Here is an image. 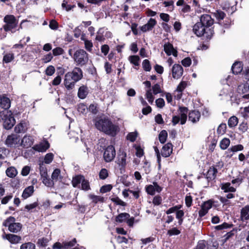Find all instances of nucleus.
Masks as SVG:
<instances>
[{
    "label": "nucleus",
    "mask_w": 249,
    "mask_h": 249,
    "mask_svg": "<svg viewBox=\"0 0 249 249\" xmlns=\"http://www.w3.org/2000/svg\"><path fill=\"white\" fill-rule=\"evenodd\" d=\"M95 126L98 130L111 136H115L119 131L118 126L113 124L112 121L106 117L96 119Z\"/></svg>",
    "instance_id": "nucleus-1"
},
{
    "label": "nucleus",
    "mask_w": 249,
    "mask_h": 249,
    "mask_svg": "<svg viewBox=\"0 0 249 249\" xmlns=\"http://www.w3.org/2000/svg\"><path fill=\"white\" fill-rule=\"evenodd\" d=\"M0 123L6 129H11L16 123L12 112L8 110L0 111Z\"/></svg>",
    "instance_id": "nucleus-2"
},
{
    "label": "nucleus",
    "mask_w": 249,
    "mask_h": 249,
    "mask_svg": "<svg viewBox=\"0 0 249 249\" xmlns=\"http://www.w3.org/2000/svg\"><path fill=\"white\" fill-rule=\"evenodd\" d=\"M193 30L197 36H204L207 39L211 38L214 33L213 29H207L200 22L194 25Z\"/></svg>",
    "instance_id": "nucleus-3"
},
{
    "label": "nucleus",
    "mask_w": 249,
    "mask_h": 249,
    "mask_svg": "<svg viewBox=\"0 0 249 249\" xmlns=\"http://www.w3.org/2000/svg\"><path fill=\"white\" fill-rule=\"evenodd\" d=\"M73 59L76 65L79 66L86 65L89 61V55L83 49L76 50L73 54Z\"/></svg>",
    "instance_id": "nucleus-4"
},
{
    "label": "nucleus",
    "mask_w": 249,
    "mask_h": 249,
    "mask_svg": "<svg viewBox=\"0 0 249 249\" xmlns=\"http://www.w3.org/2000/svg\"><path fill=\"white\" fill-rule=\"evenodd\" d=\"M4 21L5 24L3 26V29L5 31H11L12 33L15 32V29L17 27L18 22L13 15H6L4 18Z\"/></svg>",
    "instance_id": "nucleus-5"
},
{
    "label": "nucleus",
    "mask_w": 249,
    "mask_h": 249,
    "mask_svg": "<svg viewBox=\"0 0 249 249\" xmlns=\"http://www.w3.org/2000/svg\"><path fill=\"white\" fill-rule=\"evenodd\" d=\"M15 221V218L10 216L3 222V225L5 227H8V229L10 231L18 232L21 229L22 225L19 223H16Z\"/></svg>",
    "instance_id": "nucleus-6"
},
{
    "label": "nucleus",
    "mask_w": 249,
    "mask_h": 249,
    "mask_svg": "<svg viewBox=\"0 0 249 249\" xmlns=\"http://www.w3.org/2000/svg\"><path fill=\"white\" fill-rule=\"evenodd\" d=\"M180 115L174 116L172 118V123L174 125H176L180 121V124H183L186 123L187 120V113L188 109L185 107H181L179 108Z\"/></svg>",
    "instance_id": "nucleus-7"
},
{
    "label": "nucleus",
    "mask_w": 249,
    "mask_h": 249,
    "mask_svg": "<svg viewBox=\"0 0 249 249\" xmlns=\"http://www.w3.org/2000/svg\"><path fill=\"white\" fill-rule=\"evenodd\" d=\"M116 155L115 148L112 145L108 146L105 150L103 158L106 162L111 161Z\"/></svg>",
    "instance_id": "nucleus-8"
},
{
    "label": "nucleus",
    "mask_w": 249,
    "mask_h": 249,
    "mask_svg": "<svg viewBox=\"0 0 249 249\" xmlns=\"http://www.w3.org/2000/svg\"><path fill=\"white\" fill-rule=\"evenodd\" d=\"M20 139L16 135H9L6 141L5 144L11 147H18L20 145Z\"/></svg>",
    "instance_id": "nucleus-9"
},
{
    "label": "nucleus",
    "mask_w": 249,
    "mask_h": 249,
    "mask_svg": "<svg viewBox=\"0 0 249 249\" xmlns=\"http://www.w3.org/2000/svg\"><path fill=\"white\" fill-rule=\"evenodd\" d=\"M77 82L71 76L70 73L67 72L65 75V79L64 81V85L68 90L72 89Z\"/></svg>",
    "instance_id": "nucleus-10"
},
{
    "label": "nucleus",
    "mask_w": 249,
    "mask_h": 249,
    "mask_svg": "<svg viewBox=\"0 0 249 249\" xmlns=\"http://www.w3.org/2000/svg\"><path fill=\"white\" fill-rule=\"evenodd\" d=\"M172 72L173 77L174 79H178L182 75L183 69L180 65L175 64L172 67Z\"/></svg>",
    "instance_id": "nucleus-11"
},
{
    "label": "nucleus",
    "mask_w": 249,
    "mask_h": 249,
    "mask_svg": "<svg viewBox=\"0 0 249 249\" xmlns=\"http://www.w3.org/2000/svg\"><path fill=\"white\" fill-rule=\"evenodd\" d=\"M34 142V139L30 135H25L21 140L20 145L24 148L31 147Z\"/></svg>",
    "instance_id": "nucleus-12"
},
{
    "label": "nucleus",
    "mask_w": 249,
    "mask_h": 249,
    "mask_svg": "<svg viewBox=\"0 0 249 249\" xmlns=\"http://www.w3.org/2000/svg\"><path fill=\"white\" fill-rule=\"evenodd\" d=\"M50 147V144L46 140H43L36 144L33 148L39 152H45Z\"/></svg>",
    "instance_id": "nucleus-13"
},
{
    "label": "nucleus",
    "mask_w": 249,
    "mask_h": 249,
    "mask_svg": "<svg viewBox=\"0 0 249 249\" xmlns=\"http://www.w3.org/2000/svg\"><path fill=\"white\" fill-rule=\"evenodd\" d=\"M162 188L160 187L157 182H153L152 184L148 185L146 187V192L150 195H154L156 192L160 193Z\"/></svg>",
    "instance_id": "nucleus-14"
},
{
    "label": "nucleus",
    "mask_w": 249,
    "mask_h": 249,
    "mask_svg": "<svg viewBox=\"0 0 249 249\" xmlns=\"http://www.w3.org/2000/svg\"><path fill=\"white\" fill-rule=\"evenodd\" d=\"M213 19L209 15L204 14L200 17V22L207 29H210L209 27L213 24Z\"/></svg>",
    "instance_id": "nucleus-15"
},
{
    "label": "nucleus",
    "mask_w": 249,
    "mask_h": 249,
    "mask_svg": "<svg viewBox=\"0 0 249 249\" xmlns=\"http://www.w3.org/2000/svg\"><path fill=\"white\" fill-rule=\"evenodd\" d=\"M143 84H144L146 87L149 88L146 91V93H145L146 98L147 99L148 102L150 104H152L154 102L155 98H154V96L153 95V93L152 92V90L150 89L151 83L150 81H145L143 82Z\"/></svg>",
    "instance_id": "nucleus-16"
},
{
    "label": "nucleus",
    "mask_w": 249,
    "mask_h": 249,
    "mask_svg": "<svg viewBox=\"0 0 249 249\" xmlns=\"http://www.w3.org/2000/svg\"><path fill=\"white\" fill-rule=\"evenodd\" d=\"M212 205L213 202L211 200L205 202L202 205L201 209L199 211V216L201 217L204 216L208 213L209 210L212 208Z\"/></svg>",
    "instance_id": "nucleus-17"
},
{
    "label": "nucleus",
    "mask_w": 249,
    "mask_h": 249,
    "mask_svg": "<svg viewBox=\"0 0 249 249\" xmlns=\"http://www.w3.org/2000/svg\"><path fill=\"white\" fill-rule=\"evenodd\" d=\"M164 51L168 55H171L172 54L174 56H177L178 52L175 50L172 44L170 43H167L164 45Z\"/></svg>",
    "instance_id": "nucleus-18"
},
{
    "label": "nucleus",
    "mask_w": 249,
    "mask_h": 249,
    "mask_svg": "<svg viewBox=\"0 0 249 249\" xmlns=\"http://www.w3.org/2000/svg\"><path fill=\"white\" fill-rule=\"evenodd\" d=\"M71 76L73 77L76 82L80 80L83 77V72L81 69L78 67L73 69L71 72H69Z\"/></svg>",
    "instance_id": "nucleus-19"
},
{
    "label": "nucleus",
    "mask_w": 249,
    "mask_h": 249,
    "mask_svg": "<svg viewBox=\"0 0 249 249\" xmlns=\"http://www.w3.org/2000/svg\"><path fill=\"white\" fill-rule=\"evenodd\" d=\"M2 238L3 239H6L8 240L11 244H16L18 243L21 238L20 236H18L15 234H7L5 235L2 236Z\"/></svg>",
    "instance_id": "nucleus-20"
},
{
    "label": "nucleus",
    "mask_w": 249,
    "mask_h": 249,
    "mask_svg": "<svg viewBox=\"0 0 249 249\" xmlns=\"http://www.w3.org/2000/svg\"><path fill=\"white\" fill-rule=\"evenodd\" d=\"M29 124L26 121H21L15 127V131L16 133H24L28 129Z\"/></svg>",
    "instance_id": "nucleus-21"
},
{
    "label": "nucleus",
    "mask_w": 249,
    "mask_h": 249,
    "mask_svg": "<svg viewBox=\"0 0 249 249\" xmlns=\"http://www.w3.org/2000/svg\"><path fill=\"white\" fill-rule=\"evenodd\" d=\"M173 146L171 143H168L164 145L161 149V155L164 157H168L172 153Z\"/></svg>",
    "instance_id": "nucleus-22"
},
{
    "label": "nucleus",
    "mask_w": 249,
    "mask_h": 249,
    "mask_svg": "<svg viewBox=\"0 0 249 249\" xmlns=\"http://www.w3.org/2000/svg\"><path fill=\"white\" fill-rule=\"evenodd\" d=\"M11 106L10 99L4 95H0V106L5 110H7Z\"/></svg>",
    "instance_id": "nucleus-23"
},
{
    "label": "nucleus",
    "mask_w": 249,
    "mask_h": 249,
    "mask_svg": "<svg viewBox=\"0 0 249 249\" xmlns=\"http://www.w3.org/2000/svg\"><path fill=\"white\" fill-rule=\"evenodd\" d=\"M156 20L153 18H150L146 24L142 26L141 27V30L144 32L151 30L156 25Z\"/></svg>",
    "instance_id": "nucleus-24"
},
{
    "label": "nucleus",
    "mask_w": 249,
    "mask_h": 249,
    "mask_svg": "<svg viewBox=\"0 0 249 249\" xmlns=\"http://www.w3.org/2000/svg\"><path fill=\"white\" fill-rule=\"evenodd\" d=\"M200 117V113L196 110L191 111L189 114V120L193 123L198 122Z\"/></svg>",
    "instance_id": "nucleus-25"
},
{
    "label": "nucleus",
    "mask_w": 249,
    "mask_h": 249,
    "mask_svg": "<svg viewBox=\"0 0 249 249\" xmlns=\"http://www.w3.org/2000/svg\"><path fill=\"white\" fill-rule=\"evenodd\" d=\"M126 154L124 152H122L121 154H119L117 157L116 162L121 168L124 167L126 165Z\"/></svg>",
    "instance_id": "nucleus-26"
},
{
    "label": "nucleus",
    "mask_w": 249,
    "mask_h": 249,
    "mask_svg": "<svg viewBox=\"0 0 249 249\" xmlns=\"http://www.w3.org/2000/svg\"><path fill=\"white\" fill-rule=\"evenodd\" d=\"M60 170L59 169H55L53 171L52 174V180L53 182H57L58 181H61L62 179V176L60 174Z\"/></svg>",
    "instance_id": "nucleus-27"
},
{
    "label": "nucleus",
    "mask_w": 249,
    "mask_h": 249,
    "mask_svg": "<svg viewBox=\"0 0 249 249\" xmlns=\"http://www.w3.org/2000/svg\"><path fill=\"white\" fill-rule=\"evenodd\" d=\"M34 192V187L33 186H30L26 188L22 194V197L23 199H26L32 196Z\"/></svg>",
    "instance_id": "nucleus-28"
},
{
    "label": "nucleus",
    "mask_w": 249,
    "mask_h": 249,
    "mask_svg": "<svg viewBox=\"0 0 249 249\" xmlns=\"http://www.w3.org/2000/svg\"><path fill=\"white\" fill-rule=\"evenodd\" d=\"M249 205H246L241 210L240 217L242 221L249 219Z\"/></svg>",
    "instance_id": "nucleus-29"
},
{
    "label": "nucleus",
    "mask_w": 249,
    "mask_h": 249,
    "mask_svg": "<svg viewBox=\"0 0 249 249\" xmlns=\"http://www.w3.org/2000/svg\"><path fill=\"white\" fill-rule=\"evenodd\" d=\"M89 92L88 88L87 87L82 86L79 89L78 92V96L80 99H85Z\"/></svg>",
    "instance_id": "nucleus-30"
},
{
    "label": "nucleus",
    "mask_w": 249,
    "mask_h": 249,
    "mask_svg": "<svg viewBox=\"0 0 249 249\" xmlns=\"http://www.w3.org/2000/svg\"><path fill=\"white\" fill-rule=\"evenodd\" d=\"M232 72L235 74L240 73L243 70V66L240 62H235L232 66Z\"/></svg>",
    "instance_id": "nucleus-31"
},
{
    "label": "nucleus",
    "mask_w": 249,
    "mask_h": 249,
    "mask_svg": "<svg viewBox=\"0 0 249 249\" xmlns=\"http://www.w3.org/2000/svg\"><path fill=\"white\" fill-rule=\"evenodd\" d=\"M89 197L92 201V202L94 204H96L98 202H103L105 201L104 198L101 196L89 195Z\"/></svg>",
    "instance_id": "nucleus-32"
},
{
    "label": "nucleus",
    "mask_w": 249,
    "mask_h": 249,
    "mask_svg": "<svg viewBox=\"0 0 249 249\" xmlns=\"http://www.w3.org/2000/svg\"><path fill=\"white\" fill-rule=\"evenodd\" d=\"M84 177L81 175H78L73 178L72 180V184L74 187H77L81 182L82 183L83 180H84Z\"/></svg>",
    "instance_id": "nucleus-33"
},
{
    "label": "nucleus",
    "mask_w": 249,
    "mask_h": 249,
    "mask_svg": "<svg viewBox=\"0 0 249 249\" xmlns=\"http://www.w3.org/2000/svg\"><path fill=\"white\" fill-rule=\"evenodd\" d=\"M129 217L130 215L127 213H121L116 217V221L121 223L125 221Z\"/></svg>",
    "instance_id": "nucleus-34"
},
{
    "label": "nucleus",
    "mask_w": 249,
    "mask_h": 249,
    "mask_svg": "<svg viewBox=\"0 0 249 249\" xmlns=\"http://www.w3.org/2000/svg\"><path fill=\"white\" fill-rule=\"evenodd\" d=\"M221 189L225 192H234L236 191V189L231 186V183L229 182L222 184Z\"/></svg>",
    "instance_id": "nucleus-35"
},
{
    "label": "nucleus",
    "mask_w": 249,
    "mask_h": 249,
    "mask_svg": "<svg viewBox=\"0 0 249 249\" xmlns=\"http://www.w3.org/2000/svg\"><path fill=\"white\" fill-rule=\"evenodd\" d=\"M6 173L7 176L10 178H14L15 177L18 172L16 169L14 167H10L7 169L6 171Z\"/></svg>",
    "instance_id": "nucleus-36"
},
{
    "label": "nucleus",
    "mask_w": 249,
    "mask_h": 249,
    "mask_svg": "<svg viewBox=\"0 0 249 249\" xmlns=\"http://www.w3.org/2000/svg\"><path fill=\"white\" fill-rule=\"evenodd\" d=\"M230 144V140L228 138H224L220 142V147L223 150L226 149Z\"/></svg>",
    "instance_id": "nucleus-37"
},
{
    "label": "nucleus",
    "mask_w": 249,
    "mask_h": 249,
    "mask_svg": "<svg viewBox=\"0 0 249 249\" xmlns=\"http://www.w3.org/2000/svg\"><path fill=\"white\" fill-rule=\"evenodd\" d=\"M130 62L135 66H139L140 63V58L138 55H131L128 57Z\"/></svg>",
    "instance_id": "nucleus-38"
},
{
    "label": "nucleus",
    "mask_w": 249,
    "mask_h": 249,
    "mask_svg": "<svg viewBox=\"0 0 249 249\" xmlns=\"http://www.w3.org/2000/svg\"><path fill=\"white\" fill-rule=\"evenodd\" d=\"M238 124V119L235 116L230 117L228 120V124L230 127L235 126Z\"/></svg>",
    "instance_id": "nucleus-39"
},
{
    "label": "nucleus",
    "mask_w": 249,
    "mask_h": 249,
    "mask_svg": "<svg viewBox=\"0 0 249 249\" xmlns=\"http://www.w3.org/2000/svg\"><path fill=\"white\" fill-rule=\"evenodd\" d=\"M249 90V86L248 85H241L238 86L237 90L239 93L240 94H245L247 93L248 90Z\"/></svg>",
    "instance_id": "nucleus-40"
},
{
    "label": "nucleus",
    "mask_w": 249,
    "mask_h": 249,
    "mask_svg": "<svg viewBox=\"0 0 249 249\" xmlns=\"http://www.w3.org/2000/svg\"><path fill=\"white\" fill-rule=\"evenodd\" d=\"M167 135V132L165 130H162L159 135L160 142L162 143H164L166 141Z\"/></svg>",
    "instance_id": "nucleus-41"
},
{
    "label": "nucleus",
    "mask_w": 249,
    "mask_h": 249,
    "mask_svg": "<svg viewBox=\"0 0 249 249\" xmlns=\"http://www.w3.org/2000/svg\"><path fill=\"white\" fill-rule=\"evenodd\" d=\"M216 173L217 169L215 168L211 167L208 171V178L211 179L214 178L216 176Z\"/></svg>",
    "instance_id": "nucleus-42"
},
{
    "label": "nucleus",
    "mask_w": 249,
    "mask_h": 249,
    "mask_svg": "<svg viewBox=\"0 0 249 249\" xmlns=\"http://www.w3.org/2000/svg\"><path fill=\"white\" fill-rule=\"evenodd\" d=\"M244 148V147L241 144H238L231 146L230 149H228L227 152H236L237 151H242Z\"/></svg>",
    "instance_id": "nucleus-43"
},
{
    "label": "nucleus",
    "mask_w": 249,
    "mask_h": 249,
    "mask_svg": "<svg viewBox=\"0 0 249 249\" xmlns=\"http://www.w3.org/2000/svg\"><path fill=\"white\" fill-rule=\"evenodd\" d=\"M55 70L54 66L50 65L45 70V74L48 76H52L55 72Z\"/></svg>",
    "instance_id": "nucleus-44"
},
{
    "label": "nucleus",
    "mask_w": 249,
    "mask_h": 249,
    "mask_svg": "<svg viewBox=\"0 0 249 249\" xmlns=\"http://www.w3.org/2000/svg\"><path fill=\"white\" fill-rule=\"evenodd\" d=\"M35 245L31 242L23 244L20 246V249H35Z\"/></svg>",
    "instance_id": "nucleus-45"
},
{
    "label": "nucleus",
    "mask_w": 249,
    "mask_h": 249,
    "mask_svg": "<svg viewBox=\"0 0 249 249\" xmlns=\"http://www.w3.org/2000/svg\"><path fill=\"white\" fill-rule=\"evenodd\" d=\"M142 66L144 70L145 71H149L151 69L150 62L147 59H145L143 61Z\"/></svg>",
    "instance_id": "nucleus-46"
},
{
    "label": "nucleus",
    "mask_w": 249,
    "mask_h": 249,
    "mask_svg": "<svg viewBox=\"0 0 249 249\" xmlns=\"http://www.w3.org/2000/svg\"><path fill=\"white\" fill-rule=\"evenodd\" d=\"M184 213L182 210H180L179 209L177 210L176 212V218L178 219V223L179 224H181L183 222L182 217L184 216Z\"/></svg>",
    "instance_id": "nucleus-47"
},
{
    "label": "nucleus",
    "mask_w": 249,
    "mask_h": 249,
    "mask_svg": "<svg viewBox=\"0 0 249 249\" xmlns=\"http://www.w3.org/2000/svg\"><path fill=\"white\" fill-rule=\"evenodd\" d=\"M53 154L51 153L47 154L44 157V162L46 164H50L53 159Z\"/></svg>",
    "instance_id": "nucleus-48"
},
{
    "label": "nucleus",
    "mask_w": 249,
    "mask_h": 249,
    "mask_svg": "<svg viewBox=\"0 0 249 249\" xmlns=\"http://www.w3.org/2000/svg\"><path fill=\"white\" fill-rule=\"evenodd\" d=\"M53 55L54 56H57L63 54L64 53V50L60 47H56L53 49L52 51Z\"/></svg>",
    "instance_id": "nucleus-49"
},
{
    "label": "nucleus",
    "mask_w": 249,
    "mask_h": 249,
    "mask_svg": "<svg viewBox=\"0 0 249 249\" xmlns=\"http://www.w3.org/2000/svg\"><path fill=\"white\" fill-rule=\"evenodd\" d=\"M138 136L137 132H130L127 135V139L131 142H134Z\"/></svg>",
    "instance_id": "nucleus-50"
},
{
    "label": "nucleus",
    "mask_w": 249,
    "mask_h": 249,
    "mask_svg": "<svg viewBox=\"0 0 249 249\" xmlns=\"http://www.w3.org/2000/svg\"><path fill=\"white\" fill-rule=\"evenodd\" d=\"M152 91L154 94L156 95L162 92L160 86L159 84H156L152 86Z\"/></svg>",
    "instance_id": "nucleus-51"
},
{
    "label": "nucleus",
    "mask_w": 249,
    "mask_h": 249,
    "mask_svg": "<svg viewBox=\"0 0 249 249\" xmlns=\"http://www.w3.org/2000/svg\"><path fill=\"white\" fill-rule=\"evenodd\" d=\"M49 242V240L46 238H41L38 240L37 245L40 247H45L47 246V243Z\"/></svg>",
    "instance_id": "nucleus-52"
},
{
    "label": "nucleus",
    "mask_w": 249,
    "mask_h": 249,
    "mask_svg": "<svg viewBox=\"0 0 249 249\" xmlns=\"http://www.w3.org/2000/svg\"><path fill=\"white\" fill-rule=\"evenodd\" d=\"M39 170L41 178L48 177L47 174V170L46 167L43 166L42 165H40Z\"/></svg>",
    "instance_id": "nucleus-53"
},
{
    "label": "nucleus",
    "mask_w": 249,
    "mask_h": 249,
    "mask_svg": "<svg viewBox=\"0 0 249 249\" xmlns=\"http://www.w3.org/2000/svg\"><path fill=\"white\" fill-rule=\"evenodd\" d=\"M78 110L81 113L85 114L88 112V108L84 104H80L78 106Z\"/></svg>",
    "instance_id": "nucleus-54"
},
{
    "label": "nucleus",
    "mask_w": 249,
    "mask_h": 249,
    "mask_svg": "<svg viewBox=\"0 0 249 249\" xmlns=\"http://www.w3.org/2000/svg\"><path fill=\"white\" fill-rule=\"evenodd\" d=\"M181 207L182 206L180 205H176L175 206L171 207L166 212V213L169 214L174 212H177V210L180 209Z\"/></svg>",
    "instance_id": "nucleus-55"
},
{
    "label": "nucleus",
    "mask_w": 249,
    "mask_h": 249,
    "mask_svg": "<svg viewBox=\"0 0 249 249\" xmlns=\"http://www.w3.org/2000/svg\"><path fill=\"white\" fill-rule=\"evenodd\" d=\"M81 188L85 191H88L90 189L89 182L88 180H85V178H84V180H83L81 183Z\"/></svg>",
    "instance_id": "nucleus-56"
},
{
    "label": "nucleus",
    "mask_w": 249,
    "mask_h": 249,
    "mask_svg": "<svg viewBox=\"0 0 249 249\" xmlns=\"http://www.w3.org/2000/svg\"><path fill=\"white\" fill-rule=\"evenodd\" d=\"M53 58V54L50 53L44 55L42 58V61L44 63H47L50 62Z\"/></svg>",
    "instance_id": "nucleus-57"
},
{
    "label": "nucleus",
    "mask_w": 249,
    "mask_h": 249,
    "mask_svg": "<svg viewBox=\"0 0 249 249\" xmlns=\"http://www.w3.org/2000/svg\"><path fill=\"white\" fill-rule=\"evenodd\" d=\"M111 200L112 202L115 203L117 205H121L123 206H124L126 205L125 202L122 201L118 197L112 198Z\"/></svg>",
    "instance_id": "nucleus-58"
},
{
    "label": "nucleus",
    "mask_w": 249,
    "mask_h": 249,
    "mask_svg": "<svg viewBox=\"0 0 249 249\" xmlns=\"http://www.w3.org/2000/svg\"><path fill=\"white\" fill-rule=\"evenodd\" d=\"M62 7L63 8L65 9L67 11H69L72 8L74 7L75 6L68 4L67 1L64 0L63 1V2L62 3Z\"/></svg>",
    "instance_id": "nucleus-59"
},
{
    "label": "nucleus",
    "mask_w": 249,
    "mask_h": 249,
    "mask_svg": "<svg viewBox=\"0 0 249 249\" xmlns=\"http://www.w3.org/2000/svg\"><path fill=\"white\" fill-rule=\"evenodd\" d=\"M108 176V172L106 169H102L99 173V177L101 179H104Z\"/></svg>",
    "instance_id": "nucleus-60"
},
{
    "label": "nucleus",
    "mask_w": 249,
    "mask_h": 249,
    "mask_svg": "<svg viewBox=\"0 0 249 249\" xmlns=\"http://www.w3.org/2000/svg\"><path fill=\"white\" fill-rule=\"evenodd\" d=\"M227 126L225 124H222L219 125L217 128V132L219 134H223L225 132Z\"/></svg>",
    "instance_id": "nucleus-61"
},
{
    "label": "nucleus",
    "mask_w": 249,
    "mask_h": 249,
    "mask_svg": "<svg viewBox=\"0 0 249 249\" xmlns=\"http://www.w3.org/2000/svg\"><path fill=\"white\" fill-rule=\"evenodd\" d=\"M155 103L157 107L159 108H162L165 106V102L162 98L157 99Z\"/></svg>",
    "instance_id": "nucleus-62"
},
{
    "label": "nucleus",
    "mask_w": 249,
    "mask_h": 249,
    "mask_svg": "<svg viewBox=\"0 0 249 249\" xmlns=\"http://www.w3.org/2000/svg\"><path fill=\"white\" fill-rule=\"evenodd\" d=\"M42 179L43 183L48 187H51L53 184V183L52 181V180L51 181L49 178L48 177L42 178Z\"/></svg>",
    "instance_id": "nucleus-63"
},
{
    "label": "nucleus",
    "mask_w": 249,
    "mask_h": 249,
    "mask_svg": "<svg viewBox=\"0 0 249 249\" xmlns=\"http://www.w3.org/2000/svg\"><path fill=\"white\" fill-rule=\"evenodd\" d=\"M187 86V83L185 81H181L178 86L177 89L178 91L182 92Z\"/></svg>",
    "instance_id": "nucleus-64"
}]
</instances>
